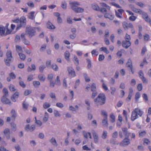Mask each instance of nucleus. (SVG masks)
<instances>
[{
  "mask_svg": "<svg viewBox=\"0 0 151 151\" xmlns=\"http://www.w3.org/2000/svg\"><path fill=\"white\" fill-rule=\"evenodd\" d=\"M129 7L131 10L134 12L138 13L142 15V18L146 22L149 21V19L150 18H149L148 15L146 13L144 12L140 9L136 8L133 5H130Z\"/></svg>",
  "mask_w": 151,
  "mask_h": 151,
  "instance_id": "nucleus-1",
  "label": "nucleus"
},
{
  "mask_svg": "<svg viewBox=\"0 0 151 151\" xmlns=\"http://www.w3.org/2000/svg\"><path fill=\"white\" fill-rule=\"evenodd\" d=\"M106 97L104 93L99 94L97 98L94 100L95 104L97 106H101L106 103Z\"/></svg>",
  "mask_w": 151,
  "mask_h": 151,
  "instance_id": "nucleus-2",
  "label": "nucleus"
},
{
  "mask_svg": "<svg viewBox=\"0 0 151 151\" xmlns=\"http://www.w3.org/2000/svg\"><path fill=\"white\" fill-rule=\"evenodd\" d=\"M69 4L71 9L75 12L80 13L84 12L83 9L78 6L80 5L78 2L70 1L69 2Z\"/></svg>",
  "mask_w": 151,
  "mask_h": 151,
  "instance_id": "nucleus-3",
  "label": "nucleus"
},
{
  "mask_svg": "<svg viewBox=\"0 0 151 151\" xmlns=\"http://www.w3.org/2000/svg\"><path fill=\"white\" fill-rule=\"evenodd\" d=\"M101 6L102 7L100 9L101 12H102L104 14V13H106L107 10H110V7L106 4L102 3H100Z\"/></svg>",
  "mask_w": 151,
  "mask_h": 151,
  "instance_id": "nucleus-4",
  "label": "nucleus"
},
{
  "mask_svg": "<svg viewBox=\"0 0 151 151\" xmlns=\"http://www.w3.org/2000/svg\"><path fill=\"white\" fill-rule=\"evenodd\" d=\"M26 32L29 35L30 37L34 36L36 33L35 27H29L26 29Z\"/></svg>",
  "mask_w": 151,
  "mask_h": 151,
  "instance_id": "nucleus-5",
  "label": "nucleus"
},
{
  "mask_svg": "<svg viewBox=\"0 0 151 151\" xmlns=\"http://www.w3.org/2000/svg\"><path fill=\"white\" fill-rule=\"evenodd\" d=\"M67 70L69 76L73 77L76 76L74 70L72 67H68Z\"/></svg>",
  "mask_w": 151,
  "mask_h": 151,
  "instance_id": "nucleus-6",
  "label": "nucleus"
},
{
  "mask_svg": "<svg viewBox=\"0 0 151 151\" xmlns=\"http://www.w3.org/2000/svg\"><path fill=\"white\" fill-rule=\"evenodd\" d=\"M20 22V26L17 27V29H19V28L21 27H24L26 24V18L23 17H21L19 20Z\"/></svg>",
  "mask_w": 151,
  "mask_h": 151,
  "instance_id": "nucleus-7",
  "label": "nucleus"
},
{
  "mask_svg": "<svg viewBox=\"0 0 151 151\" xmlns=\"http://www.w3.org/2000/svg\"><path fill=\"white\" fill-rule=\"evenodd\" d=\"M104 17L106 18H108L110 20H112L114 18V16L111 12L105 13H104Z\"/></svg>",
  "mask_w": 151,
  "mask_h": 151,
  "instance_id": "nucleus-8",
  "label": "nucleus"
},
{
  "mask_svg": "<svg viewBox=\"0 0 151 151\" xmlns=\"http://www.w3.org/2000/svg\"><path fill=\"white\" fill-rule=\"evenodd\" d=\"M126 137L120 143V145L121 146H123L125 145H127L130 144V140Z\"/></svg>",
  "mask_w": 151,
  "mask_h": 151,
  "instance_id": "nucleus-9",
  "label": "nucleus"
},
{
  "mask_svg": "<svg viewBox=\"0 0 151 151\" xmlns=\"http://www.w3.org/2000/svg\"><path fill=\"white\" fill-rule=\"evenodd\" d=\"M25 34L23 33L21 35V40L23 43L26 45H28L30 44V42L29 41L27 40L25 37Z\"/></svg>",
  "mask_w": 151,
  "mask_h": 151,
  "instance_id": "nucleus-10",
  "label": "nucleus"
},
{
  "mask_svg": "<svg viewBox=\"0 0 151 151\" xmlns=\"http://www.w3.org/2000/svg\"><path fill=\"white\" fill-rule=\"evenodd\" d=\"M10 130L8 128H6L4 131V134L5 135L6 139H10V135L8 133H10Z\"/></svg>",
  "mask_w": 151,
  "mask_h": 151,
  "instance_id": "nucleus-11",
  "label": "nucleus"
},
{
  "mask_svg": "<svg viewBox=\"0 0 151 151\" xmlns=\"http://www.w3.org/2000/svg\"><path fill=\"white\" fill-rule=\"evenodd\" d=\"M122 43V46L126 49L128 48L131 45V42L129 41H124Z\"/></svg>",
  "mask_w": 151,
  "mask_h": 151,
  "instance_id": "nucleus-12",
  "label": "nucleus"
},
{
  "mask_svg": "<svg viewBox=\"0 0 151 151\" xmlns=\"http://www.w3.org/2000/svg\"><path fill=\"white\" fill-rule=\"evenodd\" d=\"M134 111L135 112L137 115L140 117H141L143 114L144 112L143 111L138 108H136L134 109Z\"/></svg>",
  "mask_w": 151,
  "mask_h": 151,
  "instance_id": "nucleus-13",
  "label": "nucleus"
},
{
  "mask_svg": "<svg viewBox=\"0 0 151 151\" xmlns=\"http://www.w3.org/2000/svg\"><path fill=\"white\" fill-rule=\"evenodd\" d=\"M138 118V116L137 115L135 112L133 110L132 111L131 119L132 121H134L136 119Z\"/></svg>",
  "mask_w": 151,
  "mask_h": 151,
  "instance_id": "nucleus-14",
  "label": "nucleus"
},
{
  "mask_svg": "<svg viewBox=\"0 0 151 151\" xmlns=\"http://www.w3.org/2000/svg\"><path fill=\"white\" fill-rule=\"evenodd\" d=\"M7 96H3L2 97L1 101L2 103L5 104H9L11 103L10 101L6 97Z\"/></svg>",
  "mask_w": 151,
  "mask_h": 151,
  "instance_id": "nucleus-15",
  "label": "nucleus"
},
{
  "mask_svg": "<svg viewBox=\"0 0 151 151\" xmlns=\"http://www.w3.org/2000/svg\"><path fill=\"white\" fill-rule=\"evenodd\" d=\"M5 28L2 25H0V33L1 36L5 35Z\"/></svg>",
  "mask_w": 151,
  "mask_h": 151,
  "instance_id": "nucleus-16",
  "label": "nucleus"
},
{
  "mask_svg": "<svg viewBox=\"0 0 151 151\" xmlns=\"http://www.w3.org/2000/svg\"><path fill=\"white\" fill-rule=\"evenodd\" d=\"M19 95V93L17 92H16L11 97V99L12 101L15 102L16 101V99L17 98Z\"/></svg>",
  "mask_w": 151,
  "mask_h": 151,
  "instance_id": "nucleus-17",
  "label": "nucleus"
},
{
  "mask_svg": "<svg viewBox=\"0 0 151 151\" xmlns=\"http://www.w3.org/2000/svg\"><path fill=\"white\" fill-rule=\"evenodd\" d=\"M122 129L125 137H128L130 133L127 131V128L126 127L122 128Z\"/></svg>",
  "mask_w": 151,
  "mask_h": 151,
  "instance_id": "nucleus-18",
  "label": "nucleus"
},
{
  "mask_svg": "<svg viewBox=\"0 0 151 151\" xmlns=\"http://www.w3.org/2000/svg\"><path fill=\"white\" fill-rule=\"evenodd\" d=\"M94 142L95 143H98L99 142V138L97 133L95 132L93 133Z\"/></svg>",
  "mask_w": 151,
  "mask_h": 151,
  "instance_id": "nucleus-19",
  "label": "nucleus"
},
{
  "mask_svg": "<svg viewBox=\"0 0 151 151\" xmlns=\"http://www.w3.org/2000/svg\"><path fill=\"white\" fill-rule=\"evenodd\" d=\"M7 58L9 60H12L13 58L12 55V52L10 50H8L6 52Z\"/></svg>",
  "mask_w": 151,
  "mask_h": 151,
  "instance_id": "nucleus-20",
  "label": "nucleus"
},
{
  "mask_svg": "<svg viewBox=\"0 0 151 151\" xmlns=\"http://www.w3.org/2000/svg\"><path fill=\"white\" fill-rule=\"evenodd\" d=\"M50 141L53 146L56 147L58 146V144L54 137H52L50 140Z\"/></svg>",
  "mask_w": 151,
  "mask_h": 151,
  "instance_id": "nucleus-21",
  "label": "nucleus"
},
{
  "mask_svg": "<svg viewBox=\"0 0 151 151\" xmlns=\"http://www.w3.org/2000/svg\"><path fill=\"white\" fill-rule=\"evenodd\" d=\"M49 114L47 112H45L43 119V122L44 123L46 122L48 119Z\"/></svg>",
  "mask_w": 151,
  "mask_h": 151,
  "instance_id": "nucleus-22",
  "label": "nucleus"
},
{
  "mask_svg": "<svg viewBox=\"0 0 151 151\" xmlns=\"http://www.w3.org/2000/svg\"><path fill=\"white\" fill-rule=\"evenodd\" d=\"M47 26L48 28L50 29H54L55 28V27L50 22L47 23Z\"/></svg>",
  "mask_w": 151,
  "mask_h": 151,
  "instance_id": "nucleus-23",
  "label": "nucleus"
},
{
  "mask_svg": "<svg viewBox=\"0 0 151 151\" xmlns=\"http://www.w3.org/2000/svg\"><path fill=\"white\" fill-rule=\"evenodd\" d=\"M10 124L12 131L14 132H15L17 130L16 124L14 122H12Z\"/></svg>",
  "mask_w": 151,
  "mask_h": 151,
  "instance_id": "nucleus-24",
  "label": "nucleus"
},
{
  "mask_svg": "<svg viewBox=\"0 0 151 151\" xmlns=\"http://www.w3.org/2000/svg\"><path fill=\"white\" fill-rule=\"evenodd\" d=\"M16 51L18 53H20L23 51V50L22 47L19 45H16Z\"/></svg>",
  "mask_w": 151,
  "mask_h": 151,
  "instance_id": "nucleus-25",
  "label": "nucleus"
},
{
  "mask_svg": "<svg viewBox=\"0 0 151 151\" xmlns=\"http://www.w3.org/2000/svg\"><path fill=\"white\" fill-rule=\"evenodd\" d=\"M101 114L103 116V119H107L108 114L106 111L104 110H101Z\"/></svg>",
  "mask_w": 151,
  "mask_h": 151,
  "instance_id": "nucleus-26",
  "label": "nucleus"
},
{
  "mask_svg": "<svg viewBox=\"0 0 151 151\" xmlns=\"http://www.w3.org/2000/svg\"><path fill=\"white\" fill-rule=\"evenodd\" d=\"M18 55L19 56V57L20 59L22 60H24L26 59V55H25L22 53H19L18 54Z\"/></svg>",
  "mask_w": 151,
  "mask_h": 151,
  "instance_id": "nucleus-27",
  "label": "nucleus"
},
{
  "mask_svg": "<svg viewBox=\"0 0 151 151\" xmlns=\"http://www.w3.org/2000/svg\"><path fill=\"white\" fill-rule=\"evenodd\" d=\"M35 12H32L29 13L28 14V17L29 19L32 20H33L34 18V14Z\"/></svg>",
  "mask_w": 151,
  "mask_h": 151,
  "instance_id": "nucleus-28",
  "label": "nucleus"
},
{
  "mask_svg": "<svg viewBox=\"0 0 151 151\" xmlns=\"http://www.w3.org/2000/svg\"><path fill=\"white\" fill-rule=\"evenodd\" d=\"M11 114L12 115V117L14 119V120L17 114L16 113L14 109H12L11 111Z\"/></svg>",
  "mask_w": 151,
  "mask_h": 151,
  "instance_id": "nucleus-29",
  "label": "nucleus"
},
{
  "mask_svg": "<svg viewBox=\"0 0 151 151\" xmlns=\"http://www.w3.org/2000/svg\"><path fill=\"white\" fill-rule=\"evenodd\" d=\"M45 76L43 74H40L38 76V78L40 81H44L45 79Z\"/></svg>",
  "mask_w": 151,
  "mask_h": 151,
  "instance_id": "nucleus-30",
  "label": "nucleus"
},
{
  "mask_svg": "<svg viewBox=\"0 0 151 151\" xmlns=\"http://www.w3.org/2000/svg\"><path fill=\"white\" fill-rule=\"evenodd\" d=\"M101 82L102 83V86L103 88L105 91H107L108 90V88L107 87L106 84L105 83L104 80H102Z\"/></svg>",
  "mask_w": 151,
  "mask_h": 151,
  "instance_id": "nucleus-31",
  "label": "nucleus"
},
{
  "mask_svg": "<svg viewBox=\"0 0 151 151\" xmlns=\"http://www.w3.org/2000/svg\"><path fill=\"white\" fill-rule=\"evenodd\" d=\"M33 84L35 88H37L39 87L40 83L39 81H34L33 82Z\"/></svg>",
  "mask_w": 151,
  "mask_h": 151,
  "instance_id": "nucleus-32",
  "label": "nucleus"
},
{
  "mask_svg": "<svg viewBox=\"0 0 151 151\" xmlns=\"http://www.w3.org/2000/svg\"><path fill=\"white\" fill-rule=\"evenodd\" d=\"M29 106V104L25 101L23 102L22 104L23 109L24 110H26L27 109L28 106Z\"/></svg>",
  "mask_w": 151,
  "mask_h": 151,
  "instance_id": "nucleus-33",
  "label": "nucleus"
},
{
  "mask_svg": "<svg viewBox=\"0 0 151 151\" xmlns=\"http://www.w3.org/2000/svg\"><path fill=\"white\" fill-rule=\"evenodd\" d=\"M92 8L96 11L100 10V9L99 6L96 4H92L91 5Z\"/></svg>",
  "mask_w": 151,
  "mask_h": 151,
  "instance_id": "nucleus-34",
  "label": "nucleus"
},
{
  "mask_svg": "<svg viewBox=\"0 0 151 151\" xmlns=\"http://www.w3.org/2000/svg\"><path fill=\"white\" fill-rule=\"evenodd\" d=\"M3 92L4 93V95L3 96H8V91L6 88H4L3 90Z\"/></svg>",
  "mask_w": 151,
  "mask_h": 151,
  "instance_id": "nucleus-35",
  "label": "nucleus"
},
{
  "mask_svg": "<svg viewBox=\"0 0 151 151\" xmlns=\"http://www.w3.org/2000/svg\"><path fill=\"white\" fill-rule=\"evenodd\" d=\"M65 59L68 61L69 60L70 53L68 51H66L65 53Z\"/></svg>",
  "mask_w": 151,
  "mask_h": 151,
  "instance_id": "nucleus-36",
  "label": "nucleus"
},
{
  "mask_svg": "<svg viewBox=\"0 0 151 151\" xmlns=\"http://www.w3.org/2000/svg\"><path fill=\"white\" fill-rule=\"evenodd\" d=\"M73 59L74 60V63L76 65H78L79 64V61L78 59L76 56H74Z\"/></svg>",
  "mask_w": 151,
  "mask_h": 151,
  "instance_id": "nucleus-37",
  "label": "nucleus"
},
{
  "mask_svg": "<svg viewBox=\"0 0 151 151\" xmlns=\"http://www.w3.org/2000/svg\"><path fill=\"white\" fill-rule=\"evenodd\" d=\"M100 51H103L106 54H108L109 53V51L107 50V48L106 47H102L100 49Z\"/></svg>",
  "mask_w": 151,
  "mask_h": 151,
  "instance_id": "nucleus-38",
  "label": "nucleus"
},
{
  "mask_svg": "<svg viewBox=\"0 0 151 151\" xmlns=\"http://www.w3.org/2000/svg\"><path fill=\"white\" fill-rule=\"evenodd\" d=\"M102 124L104 126L107 127L108 125V123L107 119H103L102 121Z\"/></svg>",
  "mask_w": 151,
  "mask_h": 151,
  "instance_id": "nucleus-39",
  "label": "nucleus"
},
{
  "mask_svg": "<svg viewBox=\"0 0 151 151\" xmlns=\"http://www.w3.org/2000/svg\"><path fill=\"white\" fill-rule=\"evenodd\" d=\"M51 67L55 71H57L58 70V66L55 64H52L51 65Z\"/></svg>",
  "mask_w": 151,
  "mask_h": 151,
  "instance_id": "nucleus-40",
  "label": "nucleus"
},
{
  "mask_svg": "<svg viewBox=\"0 0 151 151\" xmlns=\"http://www.w3.org/2000/svg\"><path fill=\"white\" fill-rule=\"evenodd\" d=\"M87 63H88L87 67L88 68H90L91 67V62L89 59L87 58L86 59Z\"/></svg>",
  "mask_w": 151,
  "mask_h": 151,
  "instance_id": "nucleus-41",
  "label": "nucleus"
},
{
  "mask_svg": "<svg viewBox=\"0 0 151 151\" xmlns=\"http://www.w3.org/2000/svg\"><path fill=\"white\" fill-rule=\"evenodd\" d=\"M54 116L55 117H60L61 116V114L59 113V112L56 110H54Z\"/></svg>",
  "mask_w": 151,
  "mask_h": 151,
  "instance_id": "nucleus-42",
  "label": "nucleus"
},
{
  "mask_svg": "<svg viewBox=\"0 0 151 151\" xmlns=\"http://www.w3.org/2000/svg\"><path fill=\"white\" fill-rule=\"evenodd\" d=\"M83 75L86 81V82H89L90 81V79L88 76L87 74L86 73H84L83 74Z\"/></svg>",
  "mask_w": 151,
  "mask_h": 151,
  "instance_id": "nucleus-43",
  "label": "nucleus"
},
{
  "mask_svg": "<svg viewBox=\"0 0 151 151\" xmlns=\"http://www.w3.org/2000/svg\"><path fill=\"white\" fill-rule=\"evenodd\" d=\"M128 24L126 22H123L122 26L125 30H127Z\"/></svg>",
  "mask_w": 151,
  "mask_h": 151,
  "instance_id": "nucleus-44",
  "label": "nucleus"
},
{
  "mask_svg": "<svg viewBox=\"0 0 151 151\" xmlns=\"http://www.w3.org/2000/svg\"><path fill=\"white\" fill-rule=\"evenodd\" d=\"M136 4L137 5L141 8H143L145 6V5L141 2H136Z\"/></svg>",
  "mask_w": 151,
  "mask_h": 151,
  "instance_id": "nucleus-45",
  "label": "nucleus"
},
{
  "mask_svg": "<svg viewBox=\"0 0 151 151\" xmlns=\"http://www.w3.org/2000/svg\"><path fill=\"white\" fill-rule=\"evenodd\" d=\"M35 120L36 124H37L38 126V127L41 126L42 124V122L41 121L39 120H37L36 117H35Z\"/></svg>",
  "mask_w": 151,
  "mask_h": 151,
  "instance_id": "nucleus-46",
  "label": "nucleus"
},
{
  "mask_svg": "<svg viewBox=\"0 0 151 151\" xmlns=\"http://www.w3.org/2000/svg\"><path fill=\"white\" fill-rule=\"evenodd\" d=\"M127 66L129 68H131L132 67V62L130 59H129L127 63Z\"/></svg>",
  "mask_w": 151,
  "mask_h": 151,
  "instance_id": "nucleus-47",
  "label": "nucleus"
},
{
  "mask_svg": "<svg viewBox=\"0 0 151 151\" xmlns=\"http://www.w3.org/2000/svg\"><path fill=\"white\" fill-rule=\"evenodd\" d=\"M107 132L106 131H104L103 132V134L101 136L102 138L103 139H105L107 137Z\"/></svg>",
  "mask_w": 151,
  "mask_h": 151,
  "instance_id": "nucleus-48",
  "label": "nucleus"
},
{
  "mask_svg": "<svg viewBox=\"0 0 151 151\" xmlns=\"http://www.w3.org/2000/svg\"><path fill=\"white\" fill-rule=\"evenodd\" d=\"M110 4L117 8H121V6H120L119 4L116 3L114 2L110 3Z\"/></svg>",
  "mask_w": 151,
  "mask_h": 151,
  "instance_id": "nucleus-49",
  "label": "nucleus"
},
{
  "mask_svg": "<svg viewBox=\"0 0 151 151\" xmlns=\"http://www.w3.org/2000/svg\"><path fill=\"white\" fill-rule=\"evenodd\" d=\"M55 83L58 86H59L60 84V81L59 76H57V77L56 80H55Z\"/></svg>",
  "mask_w": 151,
  "mask_h": 151,
  "instance_id": "nucleus-50",
  "label": "nucleus"
},
{
  "mask_svg": "<svg viewBox=\"0 0 151 151\" xmlns=\"http://www.w3.org/2000/svg\"><path fill=\"white\" fill-rule=\"evenodd\" d=\"M140 97V94L139 92H137L135 95V99L136 101H137L139 99Z\"/></svg>",
  "mask_w": 151,
  "mask_h": 151,
  "instance_id": "nucleus-51",
  "label": "nucleus"
},
{
  "mask_svg": "<svg viewBox=\"0 0 151 151\" xmlns=\"http://www.w3.org/2000/svg\"><path fill=\"white\" fill-rule=\"evenodd\" d=\"M50 106V105L49 103L45 102V103L43 105V107L45 109H47V108L49 107Z\"/></svg>",
  "mask_w": 151,
  "mask_h": 151,
  "instance_id": "nucleus-52",
  "label": "nucleus"
},
{
  "mask_svg": "<svg viewBox=\"0 0 151 151\" xmlns=\"http://www.w3.org/2000/svg\"><path fill=\"white\" fill-rule=\"evenodd\" d=\"M150 38V37L148 35L145 34L144 36V39L145 41H147Z\"/></svg>",
  "mask_w": 151,
  "mask_h": 151,
  "instance_id": "nucleus-53",
  "label": "nucleus"
},
{
  "mask_svg": "<svg viewBox=\"0 0 151 151\" xmlns=\"http://www.w3.org/2000/svg\"><path fill=\"white\" fill-rule=\"evenodd\" d=\"M45 68V65H40L39 68V69L40 72L41 73H42L43 72V70Z\"/></svg>",
  "mask_w": 151,
  "mask_h": 151,
  "instance_id": "nucleus-54",
  "label": "nucleus"
},
{
  "mask_svg": "<svg viewBox=\"0 0 151 151\" xmlns=\"http://www.w3.org/2000/svg\"><path fill=\"white\" fill-rule=\"evenodd\" d=\"M46 66L48 68H49L51 67V60H48L46 61Z\"/></svg>",
  "mask_w": 151,
  "mask_h": 151,
  "instance_id": "nucleus-55",
  "label": "nucleus"
},
{
  "mask_svg": "<svg viewBox=\"0 0 151 151\" xmlns=\"http://www.w3.org/2000/svg\"><path fill=\"white\" fill-rule=\"evenodd\" d=\"M61 6L63 9H66L67 7V4L65 1L63 2L61 4Z\"/></svg>",
  "mask_w": 151,
  "mask_h": 151,
  "instance_id": "nucleus-56",
  "label": "nucleus"
},
{
  "mask_svg": "<svg viewBox=\"0 0 151 151\" xmlns=\"http://www.w3.org/2000/svg\"><path fill=\"white\" fill-rule=\"evenodd\" d=\"M105 57L103 55H99V60L100 61H101L104 60V59Z\"/></svg>",
  "mask_w": 151,
  "mask_h": 151,
  "instance_id": "nucleus-57",
  "label": "nucleus"
},
{
  "mask_svg": "<svg viewBox=\"0 0 151 151\" xmlns=\"http://www.w3.org/2000/svg\"><path fill=\"white\" fill-rule=\"evenodd\" d=\"M116 12V17L119 18H122L121 15H122V13H120L116 11H115Z\"/></svg>",
  "mask_w": 151,
  "mask_h": 151,
  "instance_id": "nucleus-58",
  "label": "nucleus"
},
{
  "mask_svg": "<svg viewBox=\"0 0 151 151\" xmlns=\"http://www.w3.org/2000/svg\"><path fill=\"white\" fill-rule=\"evenodd\" d=\"M9 88L10 91H14L16 90L14 86L12 85H10L9 86Z\"/></svg>",
  "mask_w": 151,
  "mask_h": 151,
  "instance_id": "nucleus-59",
  "label": "nucleus"
},
{
  "mask_svg": "<svg viewBox=\"0 0 151 151\" xmlns=\"http://www.w3.org/2000/svg\"><path fill=\"white\" fill-rule=\"evenodd\" d=\"M91 91H96V85L95 84L93 83L92 84L91 87Z\"/></svg>",
  "mask_w": 151,
  "mask_h": 151,
  "instance_id": "nucleus-60",
  "label": "nucleus"
},
{
  "mask_svg": "<svg viewBox=\"0 0 151 151\" xmlns=\"http://www.w3.org/2000/svg\"><path fill=\"white\" fill-rule=\"evenodd\" d=\"M9 76L12 79H15L16 78V75L13 72L9 74Z\"/></svg>",
  "mask_w": 151,
  "mask_h": 151,
  "instance_id": "nucleus-61",
  "label": "nucleus"
},
{
  "mask_svg": "<svg viewBox=\"0 0 151 151\" xmlns=\"http://www.w3.org/2000/svg\"><path fill=\"white\" fill-rule=\"evenodd\" d=\"M110 89L111 91V93L112 95H114L116 90V88L114 87H111Z\"/></svg>",
  "mask_w": 151,
  "mask_h": 151,
  "instance_id": "nucleus-62",
  "label": "nucleus"
},
{
  "mask_svg": "<svg viewBox=\"0 0 151 151\" xmlns=\"http://www.w3.org/2000/svg\"><path fill=\"white\" fill-rule=\"evenodd\" d=\"M19 84L23 88H25L26 86L25 84L24 83L23 81L22 80L19 81Z\"/></svg>",
  "mask_w": 151,
  "mask_h": 151,
  "instance_id": "nucleus-63",
  "label": "nucleus"
},
{
  "mask_svg": "<svg viewBox=\"0 0 151 151\" xmlns=\"http://www.w3.org/2000/svg\"><path fill=\"white\" fill-rule=\"evenodd\" d=\"M142 97L144 99L145 101H148V97L147 95L145 93H144L142 95Z\"/></svg>",
  "mask_w": 151,
  "mask_h": 151,
  "instance_id": "nucleus-64",
  "label": "nucleus"
}]
</instances>
